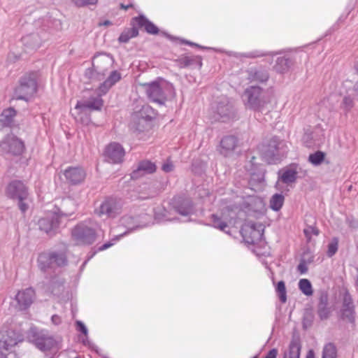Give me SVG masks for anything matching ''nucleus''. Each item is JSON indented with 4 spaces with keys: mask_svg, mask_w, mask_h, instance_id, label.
I'll return each mask as SVG.
<instances>
[{
    "mask_svg": "<svg viewBox=\"0 0 358 358\" xmlns=\"http://www.w3.org/2000/svg\"><path fill=\"white\" fill-rule=\"evenodd\" d=\"M5 194L7 197L18 201L20 210L24 213L29 208L26 201L29 199L28 188L21 180H15L10 182L6 189Z\"/></svg>",
    "mask_w": 358,
    "mask_h": 358,
    "instance_id": "nucleus-1",
    "label": "nucleus"
},
{
    "mask_svg": "<svg viewBox=\"0 0 358 358\" xmlns=\"http://www.w3.org/2000/svg\"><path fill=\"white\" fill-rule=\"evenodd\" d=\"M36 73L31 72L24 74L20 80L19 85L15 90V96L17 99L27 100V99L37 92Z\"/></svg>",
    "mask_w": 358,
    "mask_h": 358,
    "instance_id": "nucleus-2",
    "label": "nucleus"
},
{
    "mask_svg": "<svg viewBox=\"0 0 358 358\" xmlns=\"http://www.w3.org/2000/svg\"><path fill=\"white\" fill-rule=\"evenodd\" d=\"M38 264L42 270L55 264L63 266L66 263V257L64 254H57L55 252L41 254L38 259Z\"/></svg>",
    "mask_w": 358,
    "mask_h": 358,
    "instance_id": "nucleus-3",
    "label": "nucleus"
},
{
    "mask_svg": "<svg viewBox=\"0 0 358 358\" xmlns=\"http://www.w3.org/2000/svg\"><path fill=\"white\" fill-rule=\"evenodd\" d=\"M36 299L35 290L31 287L20 290L16 296L17 308L20 310H27Z\"/></svg>",
    "mask_w": 358,
    "mask_h": 358,
    "instance_id": "nucleus-4",
    "label": "nucleus"
},
{
    "mask_svg": "<svg viewBox=\"0 0 358 358\" xmlns=\"http://www.w3.org/2000/svg\"><path fill=\"white\" fill-rule=\"evenodd\" d=\"M72 236L77 245L91 244L94 240V231L80 225L76 226L73 229Z\"/></svg>",
    "mask_w": 358,
    "mask_h": 358,
    "instance_id": "nucleus-5",
    "label": "nucleus"
},
{
    "mask_svg": "<svg viewBox=\"0 0 358 358\" xmlns=\"http://www.w3.org/2000/svg\"><path fill=\"white\" fill-rule=\"evenodd\" d=\"M121 210L122 204L120 201L114 198H108L101 204L98 215L99 216L106 215L109 217H113L120 214Z\"/></svg>",
    "mask_w": 358,
    "mask_h": 358,
    "instance_id": "nucleus-6",
    "label": "nucleus"
},
{
    "mask_svg": "<svg viewBox=\"0 0 358 358\" xmlns=\"http://www.w3.org/2000/svg\"><path fill=\"white\" fill-rule=\"evenodd\" d=\"M23 341L22 335L14 330H6L0 332V348L6 350Z\"/></svg>",
    "mask_w": 358,
    "mask_h": 358,
    "instance_id": "nucleus-7",
    "label": "nucleus"
},
{
    "mask_svg": "<svg viewBox=\"0 0 358 358\" xmlns=\"http://www.w3.org/2000/svg\"><path fill=\"white\" fill-rule=\"evenodd\" d=\"M103 104L100 95L96 96H90L87 100L79 101L77 102L75 109L77 110L78 114L85 113L86 110H101Z\"/></svg>",
    "mask_w": 358,
    "mask_h": 358,
    "instance_id": "nucleus-8",
    "label": "nucleus"
},
{
    "mask_svg": "<svg viewBox=\"0 0 358 358\" xmlns=\"http://www.w3.org/2000/svg\"><path fill=\"white\" fill-rule=\"evenodd\" d=\"M142 85L145 87L146 93L152 101L158 103H163L165 101L166 97L159 80L144 83Z\"/></svg>",
    "mask_w": 358,
    "mask_h": 358,
    "instance_id": "nucleus-9",
    "label": "nucleus"
},
{
    "mask_svg": "<svg viewBox=\"0 0 358 358\" xmlns=\"http://www.w3.org/2000/svg\"><path fill=\"white\" fill-rule=\"evenodd\" d=\"M64 176L69 183L78 185L84 182L87 173L82 167L71 166L65 169Z\"/></svg>",
    "mask_w": 358,
    "mask_h": 358,
    "instance_id": "nucleus-10",
    "label": "nucleus"
},
{
    "mask_svg": "<svg viewBox=\"0 0 358 358\" xmlns=\"http://www.w3.org/2000/svg\"><path fill=\"white\" fill-rule=\"evenodd\" d=\"M105 155L108 162L114 164L120 163L123 160L124 150L120 144L112 143L106 147Z\"/></svg>",
    "mask_w": 358,
    "mask_h": 358,
    "instance_id": "nucleus-11",
    "label": "nucleus"
},
{
    "mask_svg": "<svg viewBox=\"0 0 358 358\" xmlns=\"http://www.w3.org/2000/svg\"><path fill=\"white\" fill-rule=\"evenodd\" d=\"M34 342L35 345L41 351L57 349V342L52 337L43 333L36 334Z\"/></svg>",
    "mask_w": 358,
    "mask_h": 358,
    "instance_id": "nucleus-12",
    "label": "nucleus"
},
{
    "mask_svg": "<svg viewBox=\"0 0 358 358\" xmlns=\"http://www.w3.org/2000/svg\"><path fill=\"white\" fill-rule=\"evenodd\" d=\"M355 309L351 296L346 293L343 296L342 319L350 323L355 322Z\"/></svg>",
    "mask_w": 358,
    "mask_h": 358,
    "instance_id": "nucleus-13",
    "label": "nucleus"
},
{
    "mask_svg": "<svg viewBox=\"0 0 358 358\" xmlns=\"http://www.w3.org/2000/svg\"><path fill=\"white\" fill-rule=\"evenodd\" d=\"M262 90L259 87H251L245 91V95L248 99V104L255 110L259 109V96Z\"/></svg>",
    "mask_w": 358,
    "mask_h": 358,
    "instance_id": "nucleus-14",
    "label": "nucleus"
},
{
    "mask_svg": "<svg viewBox=\"0 0 358 358\" xmlns=\"http://www.w3.org/2000/svg\"><path fill=\"white\" fill-rule=\"evenodd\" d=\"M5 144L8 146V152L14 155H20L24 152V142L15 136L8 137Z\"/></svg>",
    "mask_w": 358,
    "mask_h": 358,
    "instance_id": "nucleus-15",
    "label": "nucleus"
},
{
    "mask_svg": "<svg viewBox=\"0 0 358 358\" xmlns=\"http://www.w3.org/2000/svg\"><path fill=\"white\" fill-rule=\"evenodd\" d=\"M135 22L138 26L144 27L145 31L151 34H157L159 32V29L152 22H150L144 16H138L132 19V23Z\"/></svg>",
    "mask_w": 358,
    "mask_h": 358,
    "instance_id": "nucleus-16",
    "label": "nucleus"
},
{
    "mask_svg": "<svg viewBox=\"0 0 358 358\" xmlns=\"http://www.w3.org/2000/svg\"><path fill=\"white\" fill-rule=\"evenodd\" d=\"M221 153L227 156L229 152L234 150L237 146V139L234 136L224 137L221 141Z\"/></svg>",
    "mask_w": 358,
    "mask_h": 358,
    "instance_id": "nucleus-17",
    "label": "nucleus"
},
{
    "mask_svg": "<svg viewBox=\"0 0 358 358\" xmlns=\"http://www.w3.org/2000/svg\"><path fill=\"white\" fill-rule=\"evenodd\" d=\"M297 173L296 165H292L282 171L280 180L286 184L293 183L296 180Z\"/></svg>",
    "mask_w": 358,
    "mask_h": 358,
    "instance_id": "nucleus-18",
    "label": "nucleus"
},
{
    "mask_svg": "<svg viewBox=\"0 0 358 358\" xmlns=\"http://www.w3.org/2000/svg\"><path fill=\"white\" fill-rule=\"evenodd\" d=\"M121 78V75L117 71L111 72L108 79L100 86L99 90L103 94L106 93L115 83Z\"/></svg>",
    "mask_w": 358,
    "mask_h": 358,
    "instance_id": "nucleus-19",
    "label": "nucleus"
},
{
    "mask_svg": "<svg viewBox=\"0 0 358 358\" xmlns=\"http://www.w3.org/2000/svg\"><path fill=\"white\" fill-rule=\"evenodd\" d=\"M156 171V166L150 161H143L141 162L136 171L133 172L132 177H136L138 173H153Z\"/></svg>",
    "mask_w": 358,
    "mask_h": 358,
    "instance_id": "nucleus-20",
    "label": "nucleus"
},
{
    "mask_svg": "<svg viewBox=\"0 0 358 358\" xmlns=\"http://www.w3.org/2000/svg\"><path fill=\"white\" fill-rule=\"evenodd\" d=\"M301 344L297 340H293L289 344L288 352L285 358H300Z\"/></svg>",
    "mask_w": 358,
    "mask_h": 358,
    "instance_id": "nucleus-21",
    "label": "nucleus"
},
{
    "mask_svg": "<svg viewBox=\"0 0 358 358\" xmlns=\"http://www.w3.org/2000/svg\"><path fill=\"white\" fill-rule=\"evenodd\" d=\"M138 30L137 28L133 27L131 28L124 30L120 36L118 40L121 43H127L131 38L137 36Z\"/></svg>",
    "mask_w": 358,
    "mask_h": 358,
    "instance_id": "nucleus-22",
    "label": "nucleus"
},
{
    "mask_svg": "<svg viewBox=\"0 0 358 358\" xmlns=\"http://www.w3.org/2000/svg\"><path fill=\"white\" fill-rule=\"evenodd\" d=\"M284 203V196L282 194H276L272 196L270 201V207L275 211L279 210Z\"/></svg>",
    "mask_w": 358,
    "mask_h": 358,
    "instance_id": "nucleus-23",
    "label": "nucleus"
},
{
    "mask_svg": "<svg viewBox=\"0 0 358 358\" xmlns=\"http://www.w3.org/2000/svg\"><path fill=\"white\" fill-rule=\"evenodd\" d=\"M322 358H337V350L332 343H327L324 345Z\"/></svg>",
    "mask_w": 358,
    "mask_h": 358,
    "instance_id": "nucleus-24",
    "label": "nucleus"
},
{
    "mask_svg": "<svg viewBox=\"0 0 358 358\" xmlns=\"http://www.w3.org/2000/svg\"><path fill=\"white\" fill-rule=\"evenodd\" d=\"M299 289L306 296H311L313 293L312 285L308 279H301L299 282Z\"/></svg>",
    "mask_w": 358,
    "mask_h": 358,
    "instance_id": "nucleus-25",
    "label": "nucleus"
},
{
    "mask_svg": "<svg viewBox=\"0 0 358 358\" xmlns=\"http://www.w3.org/2000/svg\"><path fill=\"white\" fill-rule=\"evenodd\" d=\"M325 154L322 151H317L310 154L308 157V161L313 165H320L324 159Z\"/></svg>",
    "mask_w": 358,
    "mask_h": 358,
    "instance_id": "nucleus-26",
    "label": "nucleus"
},
{
    "mask_svg": "<svg viewBox=\"0 0 358 358\" xmlns=\"http://www.w3.org/2000/svg\"><path fill=\"white\" fill-rule=\"evenodd\" d=\"M211 219L213 222L214 227L220 229L221 231H224L227 227V224L225 222L221 220V219L217 215H212Z\"/></svg>",
    "mask_w": 358,
    "mask_h": 358,
    "instance_id": "nucleus-27",
    "label": "nucleus"
},
{
    "mask_svg": "<svg viewBox=\"0 0 358 358\" xmlns=\"http://www.w3.org/2000/svg\"><path fill=\"white\" fill-rule=\"evenodd\" d=\"M40 229L46 233H49L53 229V224L47 219H41L39 220Z\"/></svg>",
    "mask_w": 358,
    "mask_h": 358,
    "instance_id": "nucleus-28",
    "label": "nucleus"
},
{
    "mask_svg": "<svg viewBox=\"0 0 358 358\" xmlns=\"http://www.w3.org/2000/svg\"><path fill=\"white\" fill-rule=\"evenodd\" d=\"M277 292L280 294V298L282 302L286 301V287L283 281H280L277 284Z\"/></svg>",
    "mask_w": 358,
    "mask_h": 358,
    "instance_id": "nucleus-29",
    "label": "nucleus"
},
{
    "mask_svg": "<svg viewBox=\"0 0 358 358\" xmlns=\"http://www.w3.org/2000/svg\"><path fill=\"white\" fill-rule=\"evenodd\" d=\"M72 1L78 7H84L87 6L96 5L98 3L99 0H72Z\"/></svg>",
    "mask_w": 358,
    "mask_h": 358,
    "instance_id": "nucleus-30",
    "label": "nucleus"
},
{
    "mask_svg": "<svg viewBox=\"0 0 358 358\" xmlns=\"http://www.w3.org/2000/svg\"><path fill=\"white\" fill-rule=\"evenodd\" d=\"M192 205L189 202H185V207L182 206L178 207V211L180 214L182 215H188L192 213Z\"/></svg>",
    "mask_w": 358,
    "mask_h": 358,
    "instance_id": "nucleus-31",
    "label": "nucleus"
},
{
    "mask_svg": "<svg viewBox=\"0 0 358 358\" xmlns=\"http://www.w3.org/2000/svg\"><path fill=\"white\" fill-rule=\"evenodd\" d=\"M304 234L307 239L310 241L313 235L317 236L319 234V230L312 226H309L303 230Z\"/></svg>",
    "mask_w": 358,
    "mask_h": 358,
    "instance_id": "nucleus-32",
    "label": "nucleus"
},
{
    "mask_svg": "<svg viewBox=\"0 0 358 358\" xmlns=\"http://www.w3.org/2000/svg\"><path fill=\"white\" fill-rule=\"evenodd\" d=\"M15 115L16 111L13 108H9L3 111L1 116L4 117V120L10 122Z\"/></svg>",
    "mask_w": 358,
    "mask_h": 358,
    "instance_id": "nucleus-33",
    "label": "nucleus"
},
{
    "mask_svg": "<svg viewBox=\"0 0 358 358\" xmlns=\"http://www.w3.org/2000/svg\"><path fill=\"white\" fill-rule=\"evenodd\" d=\"M338 250V240L334 238L333 241L329 245L328 255L329 256L334 255Z\"/></svg>",
    "mask_w": 358,
    "mask_h": 358,
    "instance_id": "nucleus-34",
    "label": "nucleus"
},
{
    "mask_svg": "<svg viewBox=\"0 0 358 358\" xmlns=\"http://www.w3.org/2000/svg\"><path fill=\"white\" fill-rule=\"evenodd\" d=\"M178 62L181 67H186L192 64V59L189 57L185 56L180 58Z\"/></svg>",
    "mask_w": 358,
    "mask_h": 358,
    "instance_id": "nucleus-35",
    "label": "nucleus"
},
{
    "mask_svg": "<svg viewBox=\"0 0 358 358\" xmlns=\"http://www.w3.org/2000/svg\"><path fill=\"white\" fill-rule=\"evenodd\" d=\"M162 170L164 171V172H170V171H172L173 170V163L169 161V160H167L166 162H165L163 166H162Z\"/></svg>",
    "mask_w": 358,
    "mask_h": 358,
    "instance_id": "nucleus-36",
    "label": "nucleus"
},
{
    "mask_svg": "<svg viewBox=\"0 0 358 358\" xmlns=\"http://www.w3.org/2000/svg\"><path fill=\"white\" fill-rule=\"evenodd\" d=\"M343 105L347 109H350L353 106V101L350 97H345L343 99Z\"/></svg>",
    "mask_w": 358,
    "mask_h": 358,
    "instance_id": "nucleus-37",
    "label": "nucleus"
},
{
    "mask_svg": "<svg viewBox=\"0 0 358 358\" xmlns=\"http://www.w3.org/2000/svg\"><path fill=\"white\" fill-rule=\"evenodd\" d=\"M76 324L78 327V330L80 331H81L83 334L87 335V329L86 327L85 326V324L80 321H78L76 322Z\"/></svg>",
    "mask_w": 358,
    "mask_h": 358,
    "instance_id": "nucleus-38",
    "label": "nucleus"
},
{
    "mask_svg": "<svg viewBox=\"0 0 358 358\" xmlns=\"http://www.w3.org/2000/svg\"><path fill=\"white\" fill-rule=\"evenodd\" d=\"M298 270L301 273H305L308 271L306 264L304 262H301L298 266Z\"/></svg>",
    "mask_w": 358,
    "mask_h": 358,
    "instance_id": "nucleus-39",
    "label": "nucleus"
},
{
    "mask_svg": "<svg viewBox=\"0 0 358 358\" xmlns=\"http://www.w3.org/2000/svg\"><path fill=\"white\" fill-rule=\"evenodd\" d=\"M329 313L326 310H320V315L321 318H327L328 317Z\"/></svg>",
    "mask_w": 358,
    "mask_h": 358,
    "instance_id": "nucleus-40",
    "label": "nucleus"
},
{
    "mask_svg": "<svg viewBox=\"0 0 358 358\" xmlns=\"http://www.w3.org/2000/svg\"><path fill=\"white\" fill-rule=\"evenodd\" d=\"M133 7H134L133 3H129V4H128V5H124V4H123V3H121V4H120V8H121L122 9H124V10H127V9H129V8H133Z\"/></svg>",
    "mask_w": 358,
    "mask_h": 358,
    "instance_id": "nucleus-41",
    "label": "nucleus"
},
{
    "mask_svg": "<svg viewBox=\"0 0 358 358\" xmlns=\"http://www.w3.org/2000/svg\"><path fill=\"white\" fill-rule=\"evenodd\" d=\"M306 358H315L314 351L313 350H310L306 355Z\"/></svg>",
    "mask_w": 358,
    "mask_h": 358,
    "instance_id": "nucleus-42",
    "label": "nucleus"
},
{
    "mask_svg": "<svg viewBox=\"0 0 358 358\" xmlns=\"http://www.w3.org/2000/svg\"><path fill=\"white\" fill-rule=\"evenodd\" d=\"M113 244L112 243H105L101 248L100 250H104L108 248H110Z\"/></svg>",
    "mask_w": 358,
    "mask_h": 358,
    "instance_id": "nucleus-43",
    "label": "nucleus"
},
{
    "mask_svg": "<svg viewBox=\"0 0 358 358\" xmlns=\"http://www.w3.org/2000/svg\"><path fill=\"white\" fill-rule=\"evenodd\" d=\"M287 61L285 59H280L278 60V64H287Z\"/></svg>",
    "mask_w": 358,
    "mask_h": 358,
    "instance_id": "nucleus-44",
    "label": "nucleus"
},
{
    "mask_svg": "<svg viewBox=\"0 0 358 358\" xmlns=\"http://www.w3.org/2000/svg\"><path fill=\"white\" fill-rule=\"evenodd\" d=\"M262 231H263V229H262V226L260 224V225H259V233H258V234H259V238H260V237L262 236Z\"/></svg>",
    "mask_w": 358,
    "mask_h": 358,
    "instance_id": "nucleus-45",
    "label": "nucleus"
},
{
    "mask_svg": "<svg viewBox=\"0 0 358 358\" xmlns=\"http://www.w3.org/2000/svg\"><path fill=\"white\" fill-rule=\"evenodd\" d=\"M59 317H58V316H57V315H54V316H52V321H53L54 322H55L57 321V320H59Z\"/></svg>",
    "mask_w": 358,
    "mask_h": 358,
    "instance_id": "nucleus-46",
    "label": "nucleus"
},
{
    "mask_svg": "<svg viewBox=\"0 0 358 358\" xmlns=\"http://www.w3.org/2000/svg\"><path fill=\"white\" fill-rule=\"evenodd\" d=\"M0 358H7L6 355L0 351Z\"/></svg>",
    "mask_w": 358,
    "mask_h": 358,
    "instance_id": "nucleus-47",
    "label": "nucleus"
},
{
    "mask_svg": "<svg viewBox=\"0 0 358 358\" xmlns=\"http://www.w3.org/2000/svg\"><path fill=\"white\" fill-rule=\"evenodd\" d=\"M110 24V22L109 21H106V22L103 23V24H104V25H108V24Z\"/></svg>",
    "mask_w": 358,
    "mask_h": 358,
    "instance_id": "nucleus-48",
    "label": "nucleus"
},
{
    "mask_svg": "<svg viewBox=\"0 0 358 358\" xmlns=\"http://www.w3.org/2000/svg\"><path fill=\"white\" fill-rule=\"evenodd\" d=\"M76 358H79V357H76Z\"/></svg>",
    "mask_w": 358,
    "mask_h": 358,
    "instance_id": "nucleus-49",
    "label": "nucleus"
}]
</instances>
